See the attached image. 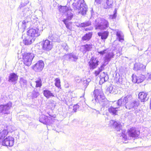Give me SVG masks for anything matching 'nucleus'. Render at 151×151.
Wrapping results in <instances>:
<instances>
[{
  "mask_svg": "<svg viewBox=\"0 0 151 151\" xmlns=\"http://www.w3.org/2000/svg\"><path fill=\"white\" fill-rule=\"evenodd\" d=\"M72 7L73 9L82 15L86 14L87 11V6L84 0H73Z\"/></svg>",
  "mask_w": 151,
  "mask_h": 151,
  "instance_id": "obj_1",
  "label": "nucleus"
},
{
  "mask_svg": "<svg viewBox=\"0 0 151 151\" xmlns=\"http://www.w3.org/2000/svg\"><path fill=\"white\" fill-rule=\"evenodd\" d=\"M42 31V25L39 22L34 23L32 28H30L27 32V35L32 38H35L40 35V32Z\"/></svg>",
  "mask_w": 151,
  "mask_h": 151,
  "instance_id": "obj_2",
  "label": "nucleus"
},
{
  "mask_svg": "<svg viewBox=\"0 0 151 151\" xmlns=\"http://www.w3.org/2000/svg\"><path fill=\"white\" fill-rule=\"evenodd\" d=\"M22 12L24 16H26V18L22 23V27L24 29L28 27L30 24V15L32 14V12L29 8H25L23 10Z\"/></svg>",
  "mask_w": 151,
  "mask_h": 151,
  "instance_id": "obj_3",
  "label": "nucleus"
},
{
  "mask_svg": "<svg viewBox=\"0 0 151 151\" xmlns=\"http://www.w3.org/2000/svg\"><path fill=\"white\" fill-rule=\"evenodd\" d=\"M95 25L96 29L104 30L106 29L109 27V23L108 21L103 18H98L95 20Z\"/></svg>",
  "mask_w": 151,
  "mask_h": 151,
  "instance_id": "obj_4",
  "label": "nucleus"
},
{
  "mask_svg": "<svg viewBox=\"0 0 151 151\" xmlns=\"http://www.w3.org/2000/svg\"><path fill=\"white\" fill-rule=\"evenodd\" d=\"M34 57L35 55L32 53L25 52L23 55L24 64L26 65L30 66Z\"/></svg>",
  "mask_w": 151,
  "mask_h": 151,
  "instance_id": "obj_5",
  "label": "nucleus"
},
{
  "mask_svg": "<svg viewBox=\"0 0 151 151\" xmlns=\"http://www.w3.org/2000/svg\"><path fill=\"white\" fill-rule=\"evenodd\" d=\"M93 96L96 102L99 103L105 98L103 93L100 90H95L93 92Z\"/></svg>",
  "mask_w": 151,
  "mask_h": 151,
  "instance_id": "obj_6",
  "label": "nucleus"
},
{
  "mask_svg": "<svg viewBox=\"0 0 151 151\" xmlns=\"http://www.w3.org/2000/svg\"><path fill=\"white\" fill-rule=\"evenodd\" d=\"M52 42L48 40L43 41L41 44L42 47L41 49L44 50L49 51L52 48Z\"/></svg>",
  "mask_w": 151,
  "mask_h": 151,
  "instance_id": "obj_7",
  "label": "nucleus"
},
{
  "mask_svg": "<svg viewBox=\"0 0 151 151\" xmlns=\"http://www.w3.org/2000/svg\"><path fill=\"white\" fill-rule=\"evenodd\" d=\"M12 106V103L10 102L7 104L0 105V112L4 114H8L9 113V110Z\"/></svg>",
  "mask_w": 151,
  "mask_h": 151,
  "instance_id": "obj_8",
  "label": "nucleus"
},
{
  "mask_svg": "<svg viewBox=\"0 0 151 151\" xmlns=\"http://www.w3.org/2000/svg\"><path fill=\"white\" fill-rule=\"evenodd\" d=\"M44 64L43 61L39 60L32 67L33 69L36 72L42 71L44 67Z\"/></svg>",
  "mask_w": 151,
  "mask_h": 151,
  "instance_id": "obj_9",
  "label": "nucleus"
},
{
  "mask_svg": "<svg viewBox=\"0 0 151 151\" xmlns=\"http://www.w3.org/2000/svg\"><path fill=\"white\" fill-rule=\"evenodd\" d=\"M14 144V139L11 136H8L5 138L1 144L4 146H12Z\"/></svg>",
  "mask_w": 151,
  "mask_h": 151,
  "instance_id": "obj_10",
  "label": "nucleus"
},
{
  "mask_svg": "<svg viewBox=\"0 0 151 151\" xmlns=\"http://www.w3.org/2000/svg\"><path fill=\"white\" fill-rule=\"evenodd\" d=\"M128 134L129 136L133 138H136L139 134V132L136 130L134 128L132 127L128 129Z\"/></svg>",
  "mask_w": 151,
  "mask_h": 151,
  "instance_id": "obj_11",
  "label": "nucleus"
},
{
  "mask_svg": "<svg viewBox=\"0 0 151 151\" xmlns=\"http://www.w3.org/2000/svg\"><path fill=\"white\" fill-rule=\"evenodd\" d=\"M130 97L127 96L124 97H122L118 100L117 102H116L117 106L119 107L122 106L126 105V103L128 101Z\"/></svg>",
  "mask_w": 151,
  "mask_h": 151,
  "instance_id": "obj_12",
  "label": "nucleus"
},
{
  "mask_svg": "<svg viewBox=\"0 0 151 151\" xmlns=\"http://www.w3.org/2000/svg\"><path fill=\"white\" fill-rule=\"evenodd\" d=\"M132 77L133 82L138 83L142 82L145 78V76L142 75H140L139 76L133 75Z\"/></svg>",
  "mask_w": 151,
  "mask_h": 151,
  "instance_id": "obj_13",
  "label": "nucleus"
},
{
  "mask_svg": "<svg viewBox=\"0 0 151 151\" xmlns=\"http://www.w3.org/2000/svg\"><path fill=\"white\" fill-rule=\"evenodd\" d=\"M99 61L94 58H92L89 62L90 69L93 70L96 68L98 65Z\"/></svg>",
  "mask_w": 151,
  "mask_h": 151,
  "instance_id": "obj_14",
  "label": "nucleus"
},
{
  "mask_svg": "<svg viewBox=\"0 0 151 151\" xmlns=\"http://www.w3.org/2000/svg\"><path fill=\"white\" fill-rule=\"evenodd\" d=\"M63 57L66 60L74 61H76L78 59V57L73 53L65 54Z\"/></svg>",
  "mask_w": 151,
  "mask_h": 151,
  "instance_id": "obj_15",
  "label": "nucleus"
},
{
  "mask_svg": "<svg viewBox=\"0 0 151 151\" xmlns=\"http://www.w3.org/2000/svg\"><path fill=\"white\" fill-rule=\"evenodd\" d=\"M18 78V76L14 73H11L10 74L8 81L12 84H15L17 83Z\"/></svg>",
  "mask_w": 151,
  "mask_h": 151,
  "instance_id": "obj_16",
  "label": "nucleus"
},
{
  "mask_svg": "<svg viewBox=\"0 0 151 151\" xmlns=\"http://www.w3.org/2000/svg\"><path fill=\"white\" fill-rule=\"evenodd\" d=\"M139 104L138 101H134L125 106L126 109H130L132 108H135L137 107Z\"/></svg>",
  "mask_w": 151,
  "mask_h": 151,
  "instance_id": "obj_17",
  "label": "nucleus"
},
{
  "mask_svg": "<svg viewBox=\"0 0 151 151\" xmlns=\"http://www.w3.org/2000/svg\"><path fill=\"white\" fill-rule=\"evenodd\" d=\"M50 119H48L47 116L42 115L40 117L39 121L44 124L47 125L52 123V120L50 122Z\"/></svg>",
  "mask_w": 151,
  "mask_h": 151,
  "instance_id": "obj_18",
  "label": "nucleus"
},
{
  "mask_svg": "<svg viewBox=\"0 0 151 151\" xmlns=\"http://www.w3.org/2000/svg\"><path fill=\"white\" fill-rule=\"evenodd\" d=\"M114 54L112 52H109L107 53L104 58V61L106 65L108 64L111 58H114Z\"/></svg>",
  "mask_w": 151,
  "mask_h": 151,
  "instance_id": "obj_19",
  "label": "nucleus"
},
{
  "mask_svg": "<svg viewBox=\"0 0 151 151\" xmlns=\"http://www.w3.org/2000/svg\"><path fill=\"white\" fill-rule=\"evenodd\" d=\"M110 123H113V127L114 128L115 130L118 131H120L122 129V126L119 122L114 121L112 120L111 121Z\"/></svg>",
  "mask_w": 151,
  "mask_h": 151,
  "instance_id": "obj_20",
  "label": "nucleus"
},
{
  "mask_svg": "<svg viewBox=\"0 0 151 151\" xmlns=\"http://www.w3.org/2000/svg\"><path fill=\"white\" fill-rule=\"evenodd\" d=\"M27 35V36L23 40V43L25 45H28L31 44L34 42L35 38H32Z\"/></svg>",
  "mask_w": 151,
  "mask_h": 151,
  "instance_id": "obj_21",
  "label": "nucleus"
},
{
  "mask_svg": "<svg viewBox=\"0 0 151 151\" xmlns=\"http://www.w3.org/2000/svg\"><path fill=\"white\" fill-rule=\"evenodd\" d=\"M147 93L143 92H140L138 94L139 99L141 102H144L148 100L149 97L147 96Z\"/></svg>",
  "mask_w": 151,
  "mask_h": 151,
  "instance_id": "obj_22",
  "label": "nucleus"
},
{
  "mask_svg": "<svg viewBox=\"0 0 151 151\" xmlns=\"http://www.w3.org/2000/svg\"><path fill=\"white\" fill-rule=\"evenodd\" d=\"M119 107L117 106L116 107L111 106L108 108V111L112 115H116L118 111L119 110Z\"/></svg>",
  "mask_w": 151,
  "mask_h": 151,
  "instance_id": "obj_23",
  "label": "nucleus"
},
{
  "mask_svg": "<svg viewBox=\"0 0 151 151\" xmlns=\"http://www.w3.org/2000/svg\"><path fill=\"white\" fill-rule=\"evenodd\" d=\"M100 78L101 79L100 81L102 82V83L107 81L109 79V76L107 74V73H105L104 72H103L101 74Z\"/></svg>",
  "mask_w": 151,
  "mask_h": 151,
  "instance_id": "obj_24",
  "label": "nucleus"
},
{
  "mask_svg": "<svg viewBox=\"0 0 151 151\" xmlns=\"http://www.w3.org/2000/svg\"><path fill=\"white\" fill-rule=\"evenodd\" d=\"M109 32L107 31H104L103 32H99L98 33V35L99 37H101V39L103 40H105L108 37Z\"/></svg>",
  "mask_w": 151,
  "mask_h": 151,
  "instance_id": "obj_25",
  "label": "nucleus"
},
{
  "mask_svg": "<svg viewBox=\"0 0 151 151\" xmlns=\"http://www.w3.org/2000/svg\"><path fill=\"white\" fill-rule=\"evenodd\" d=\"M8 132L7 130H4L0 133V144L4 140V139L8 134Z\"/></svg>",
  "mask_w": 151,
  "mask_h": 151,
  "instance_id": "obj_26",
  "label": "nucleus"
},
{
  "mask_svg": "<svg viewBox=\"0 0 151 151\" xmlns=\"http://www.w3.org/2000/svg\"><path fill=\"white\" fill-rule=\"evenodd\" d=\"M83 49L82 51L83 54L85 53L87 51H91L93 45L92 44H86L82 46Z\"/></svg>",
  "mask_w": 151,
  "mask_h": 151,
  "instance_id": "obj_27",
  "label": "nucleus"
},
{
  "mask_svg": "<svg viewBox=\"0 0 151 151\" xmlns=\"http://www.w3.org/2000/svg\"><path fill=\"white\" fill-rule=\"evenodd\" d=\"M48 37L49 39L51 40L53 42H58L60 41L59 36L55 34L49 35Z\"/></svg>",
  "mask_w": 151,
  "mask_h": 151,
  "instance_id": "obj_28",
  "label": "nucleus"
},
{
  "mask_svg": "<svg viewBox=\"0 0 151 151\" xmlns=\"http://www.w3.org/2000/svg\"><path fill=\"white\" fill-rule=\"evenodd\" d=\"M43 94L47 98L49 99L51 97H54L53 93L48 90H45L43 91Z\"/></svg>",
  "mask_w": 151,
  "mask_h": 151,
  "instance_id": "obj_29",
  "label": "nucleus"
},
{
  "mask_svg": "<svg viewBox=\"0 0 151 151\" xmlns=\"http://www.w3.org/2000/svg\"><path fill=\"white\" fill-rule=\"evenodd\" d=\"M92 33L91 32H89L86 33L82 37V39L83 41H88L92 37Z\"/></svg>",
  "mask_w": 151,
  "mask_h": 151,
  "instance_id": "obj_30",
  "label": "nucleus"
},
{
  "mask_svg": "<svg viewBox=\"0 0 151 151\" xmlns=\"http://www.w3.org/2000/svg\"><path fill=\"white\" fill-rule=\"evenodd\" d=\"M100 104H101L103 107H108L109 106V102L105 98L103 101H102Z\"/></svg>",
  "mask_w": 151,
  "mask_h": 151,
  "instance_id": "obj_31",
  "label": "nucleus"
},
{
  "mask_svg": "<svg viewBox=\"0 0 151 151\" xmlns=\"http://www.w3.org/2000/svg\"><path fill=\"white\" fill-rule=\"evenodd\" d=\"M59 10L60 12L65 13L68 11L69 8L66 6H60L59 7Z\"/></svg>",
  "mask_w": 151,
  "mask_h": 151,
  "instance_id": "obj_32",
  "label": "nucleus"
},
{
  "mask_svg": "<svg viewBox=\"0 0 151 151\" xmlns=\"http://www.w3.org/2000/svg\"><path fill=\"white\" fill-rule=\"evenodd\" d=\"M35 82L36 83L35 87L36 88L40 87L42 86V81L41 80V78L40 77H39L37 80L35 81Z\"/></svg>",
  "mask_w": 151,
  "mask_h": 151,
  "instance_id": "obj_33",
  "label": "nucleus"
},
{
  "mask_svg": "<svg viewBox=\"0 0 151 151\" xmlns=\"http://www.w3.org/2000/svg\"><path fill=\"white\" fill-rule=\"evenodd\" d=\"M91 24V22L90 21H88L87 22H85L83 23H81L79 24V27H85L87 26H88Z\"/></svg>",
  "mask_w": 151,
  "mask_h": 151,
  "instance_id": "obj_34",
  "label": "nucleus"
},
{
  "mask_svg": "<svg viewBox=\"0 0 151 151\" xmlns=\"http://www.w3.org/2000/svg\"><path fill=\"white\" fill-rule=\"evenodd\" d=\"M20 83L22 87H23L27 85V81L25 78H21L20 80Z\"/></svg>",
  "mask_w": 151,
  "mask_h": 151,
  "instance_id": "obj_35",
  "label": "nucleus"
},
{
  "mask_svg": "<svg viewBox=\"0 0 151 151\" xmlns=\"http://www.w3.org/2000/svg\"><path fill=\"white\" fill-rule=\"evenodd\" d=\"M106 3L107 5L106 6H104V7L106 9L111 7L113 1V0H106Z\"/></svg>",
  "mask_w": 151,
  "mask_h": 151,
  "instance_id": "obj_36",
  "label": "nucleus"
},
{
  "mask_svg": "<svg viewBox=\"0 0 151 151\" xmlns=\"http://www.w3.org/2000/svg\"><path fill=\"white\" fill-rule=\"evenodd\" d=\"M107 91L110 93L116 94V91L115 88H114L112 85L110 86L107 89Z\"/></svg>",
  "mask_w": 151,
  "mask_h": 151,
  "instance_id": "obj_37",
  "label": "nucleus"
},
{
  "mask_svg": "<svg viewBox=\"0 0 151 151\" xmlns=\"http://www.w3.org/2000/svg\"><path fill=\"white\" fill-rule=\"evenodd\" d=\"M143 65L136 63L134 65V70H140L141 68L142 67Z\"/></svg>",
  "mask_w": 151,
  "mask_h": 151,
  "instance_id": "obj_38",
  "label": "nucleus"
},
{
  "mask_svg": "<svg viewBox=\"0 0 151 151\" xmlns=\"http://www.w3.org/2000/svg\"><path fill=\"white\" fill-rule=\"evenodd\" d=\"M116 35L119 38V41L122 42V41L124 40V37L120 32H116Z\"/></svg>",
  "mask_w": 151,
  "mask_h": 151,
  "instance_id": "obj_39",
  "label": "nucleus"
},
{
  "mask_svg": "<svg viewBox=\"0 0 151 151\" xmlns=\"http://www.w3.org/2000/svg\"><path fill=\"white\" fill-rule=\"evenodd\" d=\"M73 14L71 13L68 12L67 15V18L65 19H66V21H68L71 20L73 18Z\"/></svg>",
  "mask_w": 151,
  "mask_h": 151,
  "instance_id": "obj_40",
  "label": "nucleus"
},
{
  "mask_svg": "<svg viewBox=\"0 0 151 151\" xmlns=\"http://www.w3.org/2000/svg\"><path fill=\"white\" fill-rule=\"evenodd\" d=\"M117 12L116 9H115L114 12V14L110 16V18L112 19H115L117 16Z\"/></svg>",
  "mask_w": 151,
  "mask_h": 151,
  "instance_id": "obj_41",
  "label": "nucleus"
},
{
  "mask_svg": "<svg viewBox=\"0 0 151 151\" xmlns=\"http://www.w3.org/2000/svg\"><path fill=\"white\" fill-rule=\"evenodd\" d=\"M81 106V104L80 103L76 104H75L73 106V110L74 112H76L78 109H79Z\"/></svg>",
  "mask_w": 151,
  "mask_h": 151,
  "instance_id": "obj_42",
  "label": "nucleus"
},
{
  "mask_svg": "<svg viewBox=\"0 0 151 151\" xmlns=\"http://www.w3.org/2000/svg\"><path fill=\"white\" fill-rule=\"evenodd\" d=\"M39 95V93L38 92L35 91V90L33 91L32 95V97L33 98H37Z\"/></svg>",
  "mask_w": 151,
  "mask_h": 151,
  "instance_id": "obj_43",
  "label": "nucleus"
},
{
  "mask_svg": "<svg viewBox=\"0 0 151 151\" xmlns=\"http://www.w3.org/2000/svg\"><path fill=\"white\" fill-rule=\"evenodd\" d=\"M55 86L58 88H59V87H60V79L58 78H56L55 79Z\"/></svg>",
  "mask_w": 151,
  "mask_h": 151,
  "instance_id": "obj_44",
  "label": "nucleus"
},
{
  "mask_svg": "<svg viewBox=\"0 0 151 151\" xmlns=\"http://www.w3.org/2000/svg\"><path fill=\"white\" fill-rule=\"evenodd\" d=\"M63 22H64V24H65L66 27L68 29H70L69 28V27L70 26V23L68 22V21H67L66 19H63L62 20Z\"/></svg>",
  "mask_w": 151,
  "mask_h": 151,
  "instance_id": "obj_45",
  "label": "nucleus"
},
{
  "mask_svg": "<svg viewBox=\"0 0 151 151\" xmlns=\"http://www.w3.org/2000/svg\"><path fill=\"white\" fill-rule=\"evenodd\" d=\"M62 47L63 49L65 50L66 51L68 50V46L66 43H63L62 45Z\"/></svg>",
  "mask_w": 151,
  "mask_h": 151,
  "instance_id": "obj_46",
  "label": "nucleus"
},
{
  "mask_svg": "<svg viewBox=\"0 0 151 151\" xmlns=\"http://www.w3.org/2000/svg\"><path fill=\"white\" fill-rule=\"evenodd\" d=\"M90 81L91 80L89 78L87 79H85L83 80V83L85 86H87Z\"/></svg>",
  "mask_w": 151,
  "mask_h": 151,
  "instance_id": "obj_47",
  "label": "nucleus"
},
{
  "mask_svg": "<svg viewBox=\"0 0 151 151\" xmlns=\"http://www.w3.org/2000/svg\"><path fill=\"white\" fill-rule=\"evenodd\" d=\"M77 100V98L76 97H71L70 98V101L72 103H73L75 101H76Z\"/></svg>",
  "mask_w": 151,
  "mask_h": 151,
  "instance_id": "obj_48",
  "label": "nucleus"
},
{
  "mask_svg": "<svg viewBox=\"0 0 151 151\" xmlns=\"http://www.w3.org/2000/svg\"><path fill=\"white\" fill-rule=\"evenodd\" d=\"M122 78V77H120L117 81V82L119 84H122L123 83V81Z\"/></svg>",
  "mask_w": 151,
  "mask_h": 151,
  "instance_id": "obj_49",
  "label": "nucleus"
},
{
  "mask_svg": "<svg viewBox=\"0 0 151 151\" xmlns=\"http://www.w3.org/2000/svg\"><path fill=\"white\" fill-rule=\"evenodd\" d=\"M105 65L104 64H103L99 68L98 70L101 72L104 69Z\"/></svg>",
  "mask_w": 151,
  "mask_h": 151,
  "instance_id": "obj_50",
  "label": "nucleus"
},
{
  "mask_svg": "<svg viewBox=\"0 0 151 151\" xmlns=\"http://www.w3.org/2000/svg\"><path fill=\"white\" fill-rule=\"evenodd\" d=\"M29 3V1L28 0H27L26 1V2H24V3H23V2H22L21 3V5L23 6L24 5H27V4H28Z\"/></svg>",
  "mask_w": 151,
  "mask_h": 151,
  "instance_id": "obj_51",
  "label": "nucleus"
},
{
  "mask_svg": "<svg viewBox=\"0 0 151 151\" xmlns=\"http://www.w3.org/2000/svg\"><path fill=\"white\" fill-rule=\"evenodd\" d=\"M106 49H105L102 51L98 52V53L101 55H103L106 52Z\"/></svg>",
  "mask_w": 151,
  "mask_h": 151,
  "instance_id": "obj_52",
  "label": "nucleus"
},
{
  "mask_svg": "<svg viewBox=\"0 0 151 151\" xmlns=\"http://www.w3.org/2000/svg\"><path fill=\"white\" fill-rule=\"evenodd\" d=\"M101 71L98 69L97 70L95 71V74L96 76H98Z\"/></svg>",
  "mask_w": 151,
  "mask_h": 151,
  "instance_id": "obj_53",
  "label": "nucleus"
},
{
  "mask_svg": "<svg viewBox=\"0 0 151 151\" xmlns=\"http://www.w3.org/2000/svg\"><path fill=\"white\" fill-rule=\"evenodd\" d=\"M76 82L78 83H80L81 81H82V80L81 79H80L79 77L76 78Z\"/></svg>",
  "mask_w": 151,
  "mask_h": 151,
  "instance_id": "obj_54",
  "label": "nucleus"
},
{
  "mask_svg": "<svg viewBox=\"0 0 151 151\" xmlns=\"http://www.w3.org/2000/svg\"><path fill=\"white\" fill-rule=\"evenodd\" d=\"M122 136L124 139H127V136L125 134H124L123 132H122Z\"/></svg>",
  "mask_w": 151,
  "mask_h": 151,
  "instance_id": "obj_55",
  "label": "nucleus"
},
{
  "mask_svg": "<svg viewBox=\"0 0 151 151\" xmlns=\"http://www.w3.org/2000/svg\"><path fill=\"white\" fill-rule=\"evenodd\" d=\"M148 75H147V78L148 79H150V80L151 79V74H149L148 73Z\"/></svg>",
  "mask_w": 151,
  "mask_h": 151,
  "instance_id": "obj_56",
  "label": "nucleus"
},
{
  "mask_svg": "<svg viewBox=\"0 0 151 151\" xmlns=\"http://www.w3.org/2000/svg\"><path fill=\"white\" fill-rule=\"evenodd\" d=\"M101 0H95V1L97 3H100Z\"/></svg>",
  "mask_w": 151,
  "mask_h": 151,
  "instance_id": "obj_57",
  "label": "nucleus"
},
{
  "mask_svg": "<svg viewBox=\"0 0 151 151\" xmlns=\"http://www.w3.org/2000/svg\"><path fill=\"white\" fill-rule=\"evenodd\" d=\"M121 50H122V48L121 47H120V48H119V50H118V51L119 52H120L121 51Z\"/></svg>",
  "mask_w": 151,
  "mask_h": 151,
  "instance_id": "obj_58",
  "label": "nucleus"
},
{
  "mask_svg": "<svg viewBox=\"0 0 151 151\" xmlns=\"http://www.w3.org/2000/svg\"><path fill=\"white\" fill-rule=\"evenodd\" d=\"M2 78L1 76H0V83H1V82L2 81Z\"/></svg>",
  "mask_w": 151,
  "mask_h": 151,
  "instance_id": "obj_59",
  "label": "nucleus"
},
{
  "mask_svg": "<svg viewBox=\"0 0 151 151\" xmlns=\"http://www.w3.org/2000/svg\"><path fill=\"white\" fill-rule=\"evenodd\" d=\"M117 48H116L115 49V50H117Z\"/></svg>",
  "mask_w": 151,
  "mask_h": 151,
  "instance_id": "obj_60",
  "label": "nucleus"
},
{
  "mask_svg": "<svg viewBox=\"0 0 151 151\" xmlns=\"http://www.w3.org/2000/svg\"><path fill=\"white\" fill-rule=\"evenodd\" d=\"M22 38H23V36H22Z\"/></svg>",
  "mask_w": 151,
  "mask_h": 151,
  "instance_id": "obj_61",
  "label": "nucleus"
},
{
  "mask_svg": "<svg viewBox=\"0 0 151 151\" xmlns=\"http://www.w3.org/2000/svg\"><path fill=\"white\" fill-rule=\"evenodd\" d=\"M119 45H118V46L119 47Z\"/></svg>",
  "mask_w": 151,
  "mask_h": 151,
  "instance_id": "obj_62",
  "label": "nucleus"
},
{
  "mask_svg": "<svg viewBox=\"0 0 151 151\" xmlns=\"http://www.w3.org/2000/svg\"><path fill=\"white\" fill-rule=\"evenodd\" d=\"M49 119H50V117H49Z\"/></svg>",
  "mask_w": 151,
  "mask_h": 151,
  "instance_id": "obj_63",
  "label": "nucleus"
}]
</instances>
